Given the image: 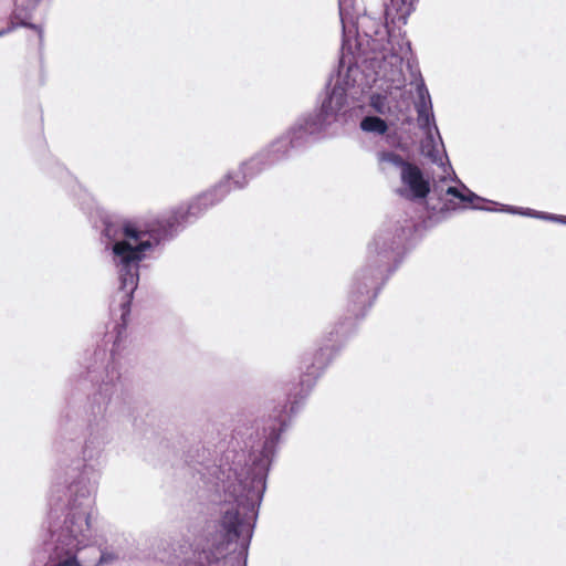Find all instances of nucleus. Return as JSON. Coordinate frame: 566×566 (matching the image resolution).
<instances>
[{"mask_svg":"<svg viewBox=\"0 0 566 566\" xmlns=\"http://www.w3.org/2000/svg\"><path fill=\"white\" fill-rule=\"evenodd\" d=\"M417 95L416 112L419 128L424 135L428 133L438 135L439 129L436 124L430 94L422 81L417 86Z\"/></svg>","mask_w":566,"mask_h":566,"instance_id":"6e6552de","label":"nucleus"},{"mask_svg":"<svg viewBox=\"0 0 566 566\" xmlns=\"http://www.w3.org/2000/svg\"><path fill=\"white\" fill-rule=\"evenodd\" d=\"M400 179L412 199H424L430 192L429 180L424 178L421 169L413 164L406 166L401 171Z\"/></svg>","mask_w":566,"mask_h":566,"instance_id":"9d476101","label":"nucleus"},{"mask_svg":"<svg viewBox=\"0 0 566 566\" xmlns=\"http://www.w3.org/2000/svg\"><path fill=\"white\" fill-rule=\"evenodd\" d=\"M368 23H371L373 27H375V30L373 31L375 35H382V34H386V29L384 25H381L379 22H376L367 17H364L359 22H358V28H361L365 35L368 36V38H371L373 34L370 32H368L367 30H365L364 28L367 27Z\"/></svg>","mask_w":566,"mask_h":566,"instance_id":"dca6fc26","label":"nucleus"},{"mask_svg":"<svg viewBox=\"0 0 566 566\" xmlns=\"http://www.w3.org/2000/svg\"><path fill=\"white\" fill-rule=\"evenodd\" d=\"M557 223L566 224V216L558 214L557 216Z\"/></svg>","mask_w":566,"mask_h":566,"instance_id":"5701e85b","label":"nucleus"},{"mask_svg":"<svg viewBox=\"0 0 566 566\" xmlns=\"http://www.w3.org/2000/svg\"><path fill=\"white\" fill-rule=\"evenodd\" d=\"M500 210L507 212V213L521 214V216L531 217V218H535V214H536V210H533L530 208H517V207H513V206H503Z\"/></svg>","mask_w":566,"mask_h":566,"instance_id":"a211bd4d","label":"nucleus"},{"mask_svg":"<svg viewBox=\"0 0 566 566\" xmlns=\"http://www.w3.org/2000/svg\"><path fill=\"white\" fill-rule=\"evenodd\" d=\"M40 0H15V9L14 15L17 19L21 20L22 27H28L33 30H38L40 33V29L35 24H30L25 20L30 17L31 12L36 8Z\"/></svg>","mask_w":566,"mask_h":566,"instance_id":"ddd939ff","label":"nucleus"},{"mask_svg":"<svg viewBox=\"0 0 566 566\" xmlns=\"http://www.w3.org/2000/svg\"><path fill=\"white\" fill-rule=\"evenodd\" d=\"M370 106L379 114H386L388 107L387 98L380 94H373L370 96Z\"/></svg>","mask_w":566,"mask_h":566,"instance_id":"f3484780","label":"nucleus"},{"mask_svg":"<svg viewBox=\"0 0 566 566\" xmlns=\"http://www.w3.org/2000/svg\"><path fill=\"white\" fill-rule=\"evenodd\" d=\"M214 205L217 202L211 193L205 191L187 206L174 208L169 216L158 219L150 229L142 230L129 221L123 222L119 228L106 224L105 249L109 250L111 261L118 274L116 298L119 301L123 318L129 314L133 295L139 282L140 263L147 254L171 240L179 227L195 222Z\"/></svg>","mask_w":566,"mask_h":566,"instance_id":"f03ea898","label":"nucleus"},{"mask_svg":"<svg viewBox=\"0 0 566 566\" xmlns=\"http://www.w3.org/2000/svg\"><path fill=\"white\" fill-rule=\"evenodd\" d=\"M14 28H15V25L13 24L10 28L0 30V38L3 36L4 34H8L9 32H11Z\"/></svg>","mask_w":566,"mask_h":566,"instance_id":"4be33fe9","label":"nucleus"},{"mask_svg":"<svg viewBox=\"0 0 566 566\" xmlns=\"http://www.w3.org/2000/svg\"><path fill=\"white\" fill-rule=\"evenodd\" d=\"M88 373H90V374L95 373V368H92V367L90 366V367H88Z\"/></svg>","mask_w":566,"mask_h":566,"instance_id":"a878e982","label":"nucleus"},{"mask_svg":"<svg viewBox=\"0 0 566 566\" xmlns=\"http://www.w3.org/2000/svg\"><path fill=\"white\" fill-rule=\"evenodd\" d=\"M474 209H479V210H486V211H490L491 209L489 208H485V207H479V206H473Z\"/></svg>","mask_w":566,"mask_h":566,"instance_id":"b1692460","label":"nucleus"},{"mask_svg":"<svg viewBox=\"0 0 566 566\" xmlns=\"http://www.w3.org/2000/svg\"><path fill=\"white\" fill-rule=\"evenodd\" d=\"M411 163L405 160L400 155L387 150L378 154V165L381 171L390 172L392 170H399L400 172L409 166Z\"/></svg>","mask_w":566,"mask_h":566,"instance_id":"f8f14e48","label":"nucleus"},{"mask_svg":"<svg viewBox=\"0 0 566 566\" xmlns=\"http://www.w3.org/2000/svg\"><path fill=\"white\" fill-rule=\"evenodd\" d=\"M285 430L271 429L262 450L248 459L231 450L219 465L198 471L210 502L221 506V521L208 524L192 541L161 544L156 560L166 566H244L268 473Z\"/></svg>","mask_w":566,"mask_h":566,"instance_id":"f257e3e1","label":"nucleus"},{"mask_svg":"<svg viewBox=\"0 0 566 566\" xmlns=\"http://www.w3.org/2000/svg\"><path fill=\"white\" fill-rule=\"evenodd\" d=\"M359 74V67L354 56L350 53H345L343 48L337 69L328 80L326 96L321 108L300 118L285 135L293 139L290 149L300 146L304 136L319 133L327 125L329 117L345 106L347 93L355 86Z\"/></svg>","mask_w":566,"mask_h":566,"instance_id":"39448f33","label":"nucleus"},{"mask_svg":"<svg viewBox=\"0 0 566 566\" xmlns=\"http://www.w3.org/2000/svg\"><path fill=\"white\" fill-rule=\"evenodd\" d=\"M420 150L423 157L429 159L432 164L439 166L444 174L451 170V165L449 164V159L439 132L438 135H436V133H428L424 135V138L420 143Z\"/></svg>","mask_w":566,"mask_h":566,"instance_id":"1a4fd4ad","label":"nucleus"},{"mask_svg":"<svg viewBox=\"0 0 566 566\" xmlns=\"http://www.w3.org/2000/svg\"><path fill=\"white\" fill-rule=\"evenodd\" d=\"M462 188L465 190V193L463 195L462 202H474V201H484L485 199L478 196L473 191H471L465 185L461 184Z\"/></svg>","mask_w":566,"mask_h":566,"instance_id":"6ab92c4d","label":"nucleus"},{"mask_svg":"<svg viewBox=\"0 0 566 566\" xmlns=\"http://www.w3.org/2000/svg\"><path fill=\"white\" fill-rule=\"evenodd\" d=\"M104 373L105 376L101 380L99 391L94 398V401H97V406L92 407L93 418L90 419L87 424V437L82 448V462H78L76 467L71 468L66 472L63 490L60 484L54 485L52 499L56 501L55 505L61 503L66 507L71 506L70 488L80 478L85 467H91L94 471L91 479L94 482V492L96 491L98 474L96 469L88 462L97 459L102 453L103 447L109 441L108 424L105 419L106 405L120 382V374L113 356L105 366Z\"/></svg>","mask_w":566,"mask_h":566,"instance_id":"7ed1b4c3","label":"nucleus"},{"mask_svg":"<svg viewBox=\"0 0 566 566\" xmlns=\"http://www.w3.org/2000/svg\"><path fill=\"white\" fill-rule=\"evenodd\" d=\"M416 1L417 0H390V7L387 8V11L395 10L396 18L406 23L408 17L415 10Z\"/></svg>","mask_w":566,"mask_h":566,"instance_id":"2eb2a0df","label":"nucleus"},{"mask_svg":"<svg viewBox=\"0 0 566 566\" xmlns=\"http://www.w3.org/2000/svg\"><path fill=\"white\" fill-rule=\"evenodd\" d=\"M293 143L289 136H280L269 146L241 163L239 169L240 178L234 179V188L244 189L249 180L255 178L266 169L285 160L290 154V145Z\"/></svg>","mask_w":566,"mask_h":566,"instance_id":"423d86ee","label":"nucleus"},{"mask_svg":"<svg viewBox=\"0 0 566 566\" xmlns=\"http://www.w3.org/2000/svg\"><path fill=\"white\" fill-rule=\"evenodd\" d=\"M369 67L375 73V81L382 80L395 87L402 84V57L391 51L375 53L369 59Z\"/></svg>","mask_w":566,"mask_h":566,"instance_id":"0eeeda50","label":"nucleus"},{"mask_svg":"<svg viewBox=\"0 0 566 566\" xmlns=\"http://www.w3.org/2000/svg\"><path fill=\"white\" fill-rule=\"evenodd\" d=\"M240 178V174L238 171L228 172L218 184H216L211 189L207 190L211 193L213 200L217 203L221 202L232 190H238L234 188V179Z\"/></svg>","mask_w":566,"mask_h":566,"instance_id":"9b49d317","label":"nucleus"},{"mask_svg":"<svg viewBox=\"0 0 566 566\" xmlns=\"http://www.w3.org/2000/svg\"><path fill=\"white\" fill-rule=\"evenodd\" d=\"M446 193L450 195V196H452V197H454L457 199H459L460 201H462V198H463V195H464V192H462L457 187H448L447 190H446Z\"/></svg>","mask_w":566,"mask_h":566,"instance_id":"412c9836","label":"nucleus"},{"mask_svg":"<svg viewBox=\"0 0 566 566\" xmlns=\"http://www.w3.org/2000/svg\"><path fill=\"white\" fill-rule=\"evenodd\" d=\"M402 239L390 229H382L376 233L368 245L367 264L355 275L350 291V302L355 315H364L367 307L373 304L370 295L379 281H384L392 273L402 260Z\"/></svg>","mask_w":566,"mask_h":566,"instance_id":"20e7f679","label":"nucleus"},{"mask_svg":"<svg viewBox=\"0 0 566 566\" xmlns=\"http://www.w3.org/2000/svg\"><path fill=\"white\" fill-rule=\"evenodd\" d=\"M95 355H96V356H99V357H102V358H104V357H105V353H104V352H98V353H96Z\"/></svg>","mask_w":566,"mask_h":566,"instance_id":"393cba45","label":"nucleus"},{"mask_svg":"<svg viewBox=\"0 0 566 566\" xmlns=\"http://www.w3.org/2000/svg\"><path fill=\"white\" fill-rule=\"evenodd\" d=\"M557 216L554 213L543 212V211H536L535 219H541L545 221H552L557 222Z\"/></svg>","mask_w":566,"mask_h":566,"instance_id":"aec40b11","label":"nucleus"},{"mask_svg":"<svg viewBox=\"0 0 566 566\" xmlns=\"http://www.w3.org/2000/svg\"><path fill=\"white\" fill-rule=\"evenodd\" d=\"M359 127L363 132L373 133L377 135H384L388 130L387 123L382 118L375 115L365 116L360 120Z\"/></svg>","mask_w":566,"mask_h":566,"instance_id":"4468645a","label":"nucleus"}]
</instances>
